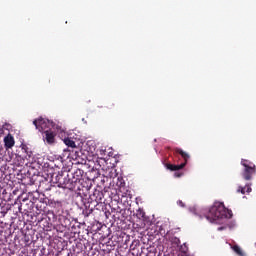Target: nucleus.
<instances>
[{"label":"nucleus","mask_w":256,"mask_h":256,"mask_svg":"<svg viewBox=\"0 0 256 256\" xmlns=\"http://www.w3.org/2000/svg\"><path fill=\"white\" fill-rule=\"evenodd\" d=\"M44 141L48 143V145H53L55 143V134L51 130L44 131Z\"/></svg>","instance_id":"nucleus-6"},{"label":"nucleus","mask_w":256,"mask_h":256,"mask_svg":"<svg viewBox=\"0 0 256 256\" xmlns=\"http://www.w3.org/2000/svg\"><path fill=\"white\" fill-rule=\"evenodd\" d=\"M64 143L65 145H67V147H71L72 149H75V147H77L75 141H73L71 138L64 139Z\"/></svg>","instance_id":"nucleus-11"},{"label":"nucleus","mask_w":256,"mask_h":256,"mask_svg":"<svg viewBox=\"0 0 256 256\" xmlns=\"http://www.w3.org/2000/svg\"><path fill=\"white\" fill-rule=\"evenodd\" d=\"M174 151L175 153H178V155H181L184 162H182L180 165L166 163L165 167L169 171H181V169H184V167L187 165L189 159H191V156L181 148H175Z\"/></svg>","instance_id":"nucleus-3"},{"label":"nucleus","mask_w":256,"mask_h":256,"mask_svg":"<svg viewBox=\"0 0 256 256\" xmlns=\"http://www.w3.org/2000/svg\"><path fill=\"white\" fill-rule=\"evenodd\" d=\"M252 189L250 185H246L245 187H239L237 192L242 193V195H245V193H251Z\"/></svg>","instance_id":"nucleus-9"},{"label":"nucleus","mask_w":256,"mask_h":256,"mask_svg":"<svg viewBox=\"0 0 256 256\" xmlns=\"http://www.w3.org/2000/svg\"><path fill=\"white\" fill-rule=\"evenodd\" d=\"M93 197H94L95 201H101V199H103V192H101L99 190H95L93 193Z\"/></svg>","instance_id":"nucleus-12"},{"label":"nucleus","mask_w":256,"mask_h":256,"mask_svg":"<svg viewBox=\"0 0 256 256\" xmlns=\"http://www.w3.org/2000/svg\"><path fill=\"white\" fill-rule=\"evenodd\" d=\"M178 204L180 205V207H185V204L181 200L178 201Z\"/></svg>","instance_id":"nucleus-18"},{"label":"nucleus","mask_w":256,"mask_h":256,"mask_svg":"<svg viewBox=\"0 0 256 256\" xmlns=\"http://www.w3.org/2000/svg\"><path fill=\"white\" fill-rule=\"evenodd\" d=\"M83 173V170L79 168L74 171H69L66 176L63 173H58L54 178V183L61 189L73 191V189L77 187V183H80L83 179Z\"/></svg>","instance_id":"nucleus-1"},{"label":"nucleus","mask_w":256,"mask_h":256,"mask_svg":"<svg viewBox=\"0 0 256 256\" xmlns=\"http://www.w3.org/2000/svg\"><path fill=\"white\" fill-rule=\"evenodd\" d=\"M22 149L25 151L26 155H27V156L29 157V159H30L31 155H33V152L27 151V146L22 147Z\"/></svg>","instance_id":"nucleus-15"},{"label":"nucleus","mask_w":256,"mask_h":256,"mask_svg":"<svg viewBox=\"0 0 256 256\" xmlns=\"http://www.w3.org/2000/svg\"><path fill=\"white\" fill-rule=\"evenodd\" d=\"M170 241H171V243H172L173 245H179V244H181V240H180L179 238H177V237H172Z\"/></svg>","instance_id":"nucleus-14"},{"label":"nucleus","mask_w":256,"mask_h":256,"mask_svg":"<svg viewBox=\"0 0 256 256\" xmlns=\"http://www.w3.org/2000/svg\"><path fill=\"white\" fill-rule=\"evenodd\" d=\"M256 174V168H244L241 176L245 181H251L253 179V175Z\"/></svg>","instance_id":"nucleus-5"},{"label":"nucleus","mask_w":256,"mask_h":256,"mask_svg":"<svg viewBox=\"0 0 256 256\" xmlns=\"http://www.w3.org/2000/svg\"><path fill=\"white\" fill-rule=\"evenodd\" d=\"M137 215H139L140 217L143 218V217H145V212L143 210L139 209Z\"/></svg>","instance_id":"nucleus-17"},{"label":"nucleus","mask_w":256,"mask_h":256,"mask_svg":"<svg viewBox=\"0 0 256 256\" xmlns=\"http://www.w3.org/2000/svg\"><path fill=\"white\" fill-rule=\"evenodd\" d=\"M33 125L40 133H45V131H48L47 129H50L52 122L49 119L39 117L33 121Z\"/></svg>","instance_id":"nucleus-4"},{"label":"nucleus","mask_w":256,"mask_h":256,"mask_svg":"<svg viewBox=\"0 0 256 256\" xmlns=\"http://www.w3.org/2000/svg\"><path fill=\"white\" fill-rule=\"evenodd\" d=\"M180 255H187L189 253V248L187 247V244H183L179 248Z\"/></svg>","instance_id":"nucleus-13"},{"label":"nucleus","mask_w":256,"mask_h":256,"mask_svg":"<svg viewBox=\"0 0 256 256\" xmlns=\"http://www.w3.org/2000/svg\"><path fill=\"white\" fill-rule=\"evenodd\" d=\"M231 249L234 251V253H236V255L245 256V253H243V250L241 249V247H239V245H234L231 247Z\"/></svg>","instance_id":"nucleus-10"},{"label":"nucleus","mask_w":256,"mask_h":256,"mask_svg":"<svg viewBox=\"0 0 256 256\" xmlns=\"http://www.w3.org/2000/svg\"><path fill=\"white\" fill-rule=\"evenodd\" d=\"M241 165H242V167H244V168L256 169L255 163L251 162V160L242 159V160H241Z\"/></svg>","instance_id":"nucleus-8"},{"label":"nucleus","mask_w":256,"mask_h":256,"mask_svg":"<svg viewBox=\"0 0 256 256\" xmlns=\"http://www.w3.org/2000/svg\"><path fill=\"white\" fill-rule=\"evenodd\" d=\"M4 143H5V147L6 149H11L14 147L15 145V138H13V136L11 134H8L5 138H4Z\"/></svg>","instance_id":"nucleus-7"},{"label":"nucleus","mask_w":256,"mask_h":256,"mask_svg":"<svg viewBox=\"0 0 256 256\" xmlns=\"http://www.w3.org/2000/svg\"><path fill=\"white\" fill-rule=\"evenodd\" d=\"M184 173L183 172H175L174 173V177L179 178V177H183Z\"/></svg>","instance_id":"nucleus-16"},{"label":"nucleus","mask_w":256,"mask_h":256,"mask_svg":"<svg viewBox=\"0 0 256 256\" xmlns=\"http://www.w3.org/2000/svg\"><path fill=\"white\" fill-rule=\"evenodd\" d=\"M206 219L210 223H217L219 219H231L233 214L225 205L221 202H215L214 205L209 209L208 213L206 214Z\"/></svg>","instance_id":"nucleus-2"},{"label":"nucleus","mask_w":256,"mask_h":256,"mask_svg":"<svg viewBox=\"0 0 256 256\" xmlns=\"http://www.w3.org/2000/svg\"><path fill=\"white\" fill-rule=\"evenodd\" d=\"M113 107H115V104H111L110 106H108V109H112Z\"/></svg>","instance_id":"nucleus-19"}]
</instances>
